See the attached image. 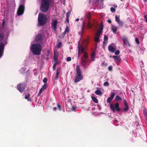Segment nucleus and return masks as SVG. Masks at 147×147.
Listing matches in <instances>:
<instances>
[{
  "label": "nucleus",
  "instance_id": "e433bc0d",
  "mask_svg": "<svg viewBox=\"0 0 147 147\" xmlns=\"http://www.w3.org/2000/svg\"><path fill=\"white\" fill-rule=\"evenodd\" d=\"M115 20L117 22L119 21L120 20L119 17L118 16H116L115 17Z\"/></svg>",
  "mask_w": 147,
  "mask_h": 147
},
{
  "label": "nucleus",
  "instance_id": "69168bd1",
  "mask_svg": "<svg viewBox=\"0 0 147 147\" xmlns=\"http://www.w3.org/2000/svg\"><path fill=\"white\" fill-rule=\"evenodd\" d=\"M79 19L78 18H77L76 20V21L78 22L79 21Z\"/></svg>",
  "mask_w": 147,
  "mask_h": 147
},
{
  "label": "nucleus",
  "instance_id": "7c9ffc66",
  "mask_svg": "<svg viewBox=\"0 0 147 147\" xmlns=\"http://www.w3.org/2000/svg\"><path fill=\"white\" fill-rule=\"evenodd\" d=\"M117 24L121 26H122L123 25V22L119 20L118 22H117Z\"/></svg>",
  "mask_w": 147,
  "mask_h": 147
},
{
  "label": "nucleus",
  "instance_id": "37998d69",
  "mask_svg": "<svg viewBox=\"0 0 147 147\" xmlns=\"http://www.w3.org/2000/svg\"><path fill=\"white\" fill-rule=\"evenodd\" d=\"M62 45V42H59V43L58 44L57 47L58 48H59Z\"/></svg>",
  "mask_w": 147,
  "mask_h": 147
},
{
  "label": "nucleus",
  "instance_id": "bf43d9fd",
  "mask_svg": "<svg viewBox=\"0 0 147 147\" xmlns=\"http://www.w3.org/2000/svg\"><path fill=\"white\" fill-rule=\"evenodd\" d=\"M107 22L109 23H111V21L110 20H108Z\"/></svg>",
  "mask_w": 147,
  "mask_h": 147
},
{
  "label": "nucleus",
  "instance_id": "c9c22d12",
  "mask_svg": "<svg viewBox=\"0 0 147 147\" xmlns=\"http://www.w3.org/2000/svg\"><path fill=\"white\" fill-rule=\"evenodd\" d=\"M129 109V107H125V108H124L123 109V112H124V111L126 112L128 111Z\"/></svg>",
  "mask_w": 147,
  "mask_h": 147
},
{
  "label": "nucleus",
  "instance_id": "c03bdc74",
  "mask_svg": "<svg viewBox=\"0 0 147 147\" xmlns=\"http://www.w3.org/2000/svg\"><path fill=\"white\" fill-rule=\"evenodd\" d=\"M47 78H45L43 80V83H46L47 82Z\"/></svg>",
  "mask_w": 147,
  "mask_h": 147
},
{
  "label": "nucleus",
  "instance_id": "f257e3e1",
  "mask_svg": "<svg viewBox=\"0 0 147 147\" xmlns=\"http://www.w3.org/2000/svg\"><path fill=\"white\" fill-rule=\"evenodd\" d=\"M42 49V46L39 44H33L31 47V50L34 55H40Z\"/></svg>",
  "mask_w": 147,
  "mask_h": 147
},
{
  "label": "nucleus",
  "instance_id": "774afa93",
  "mask_svg": "<svg viewBox=\"0 0 147 147\" xmlns=\"http://www.w3.org/2000/svg\"><path fill=\"white\" fill-rule=\"evenodd\" d=\"M91 0H89V3H90L91 2Z\"/></svg>",
  "mask_w": 147,
  "mask_h": 147
},
{
  "label": "nucleus",
  "instance_id": "4d7b16f0",
  "mask_svg": "<svg viewBox=\"0 0 147 147\" xmlns=\"http://www.w3.org/2000/svg\"><path fill=\"white\" fill-rule=\"evenodd\" d=\"M101 33H100L99 32H98L96 34V36L98 37H99V36H100V34Z\"/></svg>",
  "mask_w": 147,
  "mask_h": 147
},
{
  "label": "nucleus",
  "instance_id": "2eb2a0df",
  "mask_svg": "<svg viewBox=\"0 0 147 147\" xmlns=\"http://www.w3.org/2000/svg\"><path fill=\"white\" fill-rule=\"evenodd\" d=\"M47 87V84H45L41 88L40 91L38 94V96H39L42 92L43 91L44 89H46Z\"/></svg>",
  "mask_w": 147,
  "mask_h": 147
},
{
  "label": "nucleus",
  "instance_id": "58836bf2",
  "mask_svg": "<svg viewBox=\"0 0 147 147\" xmlns=\"http://www.w3.org/2000/svg\"><path fill=\"white\" fill-rule=\"evenodd\" d=\"M103 28L102 25V24L101 26L100 30L98 31V32H99L100 33H101L102 30H103Z\"/></svg>",
  "mask_w": 147,
  "mask_h": 147
},
{
  "label": "nucleus",
  "instance_id": "4468645a",
  "mask_svg": "<svg viewBox=\"0 0 147 147\" xmlns=\"http://www.w3.org/2000/svg\"><path fill=\"white\" fill-rule=\"evenodd\" d=\"M112 57L114 58L115 63L117 65L119 64L121 60V57L119 56L114 55Z\"/></svg>",
  "mask_w": 147,
  "mask_h": 147
},
{
  "label": "nucleus",
  "instance_id": "ddd939ff",
  "mask_svg": "<svg viewBox=\"0 0 147 147\" xmlns=\"http://www.w3.org/2000/svg\"><path fill=\"white\" fill-rule=\"evenodd\" d=\"M4 46V45L3 42H0V58L3 55Z\"/></svg>",
  "mask_w": 147,
  "mask_h": 147
},
{
  "label": "nucleus",
  "instance_id": "49530a36",
  "mask_svg": "<svg viewBox=\"0 0 147 147\" xmlns=\"http://www.w3.org/2000/svg\"><path fill=\"white\" fill-rule=\"evenodd\" d=\"M30 94L29 93H28L27 95L25 96V98L26 99H28L29 98Z\"/></svg>",
  "mask_w": 147,
  "mask_h": 147
},
{
  "label": "nucleus",
  "instance_id": "6ab92c4d",
  "mask_svg": "<svg viewBox=\"0 0 147 147\" xmlns=\"http://www.w3.org/2000/svg\"><path fill=\"white\" fill-rule=\"evenodd\" d=\"M108 50L109 52L113 53L115 52V49L112 45H109L108 47Z\"/></svg>",
  "mask_w": 147,
  "mask_h": 147
},
{
  "label": "nucleus",
  "instance_id": "4c0bfd02",
  "mask_svg": "<svg viewBox=\"0 0 147 147\" xmlns=\"http://www.w3.org/2000/svg\"><path fill=\"white\" fill-rule=\"evenodd\" d=\"M57 63H58L57 62H55V63L53 64V70H55L56 66Z\"/></svg>",
  "mask_w": 147,
  "mask_h": 147
},
{
  "label": "nucleus",
  "instance_id": "8fccbe9b",
  "mask_svg": "<svg viewBox=\"0 0 147 147\" xmlns=\"http://www.w3.org/2000/svg\"><path fill=\"white\" fill-rule=\"evenodd\" d=\"M110 9H111V11L112 12H115V8L113 7H111V8Z\"/></svg>",
  "mask_w": 147,
  "mask_h": 147
},
{
  "label": "nucleus",
  "instance_id": "e2e57ef3",
  "mask_svg": "<svg viewBox=\"0 0 147 147\" xmlns=\"http://www.w3.org/2000/svg\"><path fill=\"white\" fill-rule=\"evenodd\" d=\"M66 33H65V31L63 32L62 34V35H63V36H64V35Z\"/></svg>",
  "mask_w": 147,
  "mask_h": 147
},
{
  "label": "nucleus",
  "instance_id": "423d86ee",
  "mask_svg": "<svg viewBox=\"0 0 147 147\" xmlns=\"http://www.w3.org/2000/svg\"><path fill=\"white\" fill-rule=\"evenodd\" d=\"M88 58V53L86 52L85 53L81 61V64L84 67L86 65Z\"/></svg>",
  "mask_w": 147,
  "mask_h": 147
},
{
  "label": "nucleus",
  "instance_id": "de8ad7c7",
  "mask_svg": "<svg viewBox=\"0 0 147 147\" xmlns=\"http://www.w3.org/2000/svg\"><path fill=\"white\" fill-rule=\"evenodd\" d=\"M124 103V105L125 107H129L128 105V104L127 103V102L125 100H123Z\"/></svg>",
  "mask_w": 147,
  "mask_h": 147
},
{
  "label": "nucleus",
  "instance_id": "f8f14e48",
  "mask_svg": "<svg viewBox=\"0 0 147 147\" xmlns=\"http://www.w3.org/2000/svg\"><path fill=\"white\" fill-rule=\"evenodd\" d=\"M35 40L37 42L40 43L42 42V38L40 34L39 33L36 35Z\"/></svg>",
  "mask_w": 147,
  "mask_h": 147
},
{
  "label": "nucleus",
  "instance_id": "20e7f679",
  "mask_svg": "<svg viewBox=\"0 0 147 147\" xmlns=\"http://www.w3.org/2000/svg\"><path fill=\"white\" fill-rule=\"evenodd\" d=\"M76 74L74 80L75 82L77 83L83 79V76L82 73V71L78 65L76 66Z\"/></svg>",
  "mask_w": 147,
  "mask_h": 147
},
{
  "label": "nucleus",
  "instance_id": "338daca9",
  "mask_svg": "<svg viewBox=\"0 0 147 147\" xmlns=\"http://www.w3.org/2000/svg\"><path fill=\"white\" fill-rule=\"evenodd\" d=\"M49 55H50V54H48L47 55V57H48L49 56Z\"/></svg>",
  "mask_w": 147,
  "mask_h": 147
},
{
  "label": "nucleus",
  "instance_id": "a211bd4d",
  "mask_svg": "<svg viewBox=\"0 0 147 147\" xmlns=\"http://www.w3.org/2000/svg\"><path fill=\"white\" fill-rule=\"evenodd\" d=\"M85 24V22H84V21H83L82 22V28L81 29V32H79V34H80L81 36L83 34L84 32Z\"/></svg>",
  "mask_w": 147,
  "mask_h": 147
},
{
  "label": "nucleus",
  "instance_id": "0e129e2a",
  "mask_svg": "<svg viewBox=\"0 0 147 147\" xmlns=\"http://www.w3.org/2000/svg\"><path fill=\"white\" fill-rule=\"evenodd\" d=\"M80 53H79V51H78V57H79V56L80 55Z\"/></svg>",
  "mask_w": 147,
  "mask_h": 147
},
{
  "label": "nucleus",
  "instance_id": "393cba45",
  "mask_svg": "<svg viewBox=\"0 0 147 147\" xmlns=\"http://www.w3.org/2000/svg\"><path fill=\"white\" fill-rule=\"evenodd\" d=\"M143 111L144 115L146 118V121H147V110L145 109H144Z\"/></svg>",
  "mask_w": 147,
  "mask_h": 147
},
{
  "label": "nucleus",
  "instance_id": "052dcab7",
  "mask_svg": "<svg viewBox=\"0 0 147 147\" xmlns=\"http://www.w3.org/2000/svg\"><path fill=\"white\" fill-rule=\"evenodd\" d=\"M57 109V107H54L53 108V110L54 111H55Z\"/></svg>",
  "mask_w": 147,
  "mask_h": 147
},
{
  "label": "nucleus",
  "instance_id": "aec40b11",
  "mask_svg": "<svg viewBox=\"0 0 147 147\" xmlns=\"http://www.w3.org/2000/svg\"><path fill=\"white\" fill-rule=\"evenodd\" d=\"M108 37L106 35L104 36V41L103 42V46H105L108 42Z\"/></svg>",
  "mask_w": 147,
  "mask_h": 147
},
{
  "label": "nucleus",
  "instance_id": "dca6fc26",
  "mask_svg": "<svg viewBox=\"0 0 147 147\" xmlns=\"http://www.w3.org/2000/svg\"><path fill=\"white\" fill-rule=\"evenodd\" d=\"M78 51L79 53H84L86 52H84L85 48L83 47L82 45L78 44Z\"/></svg>",
  "mask_w": 147,
  "mask_h": 147
},
{
  "label": "nucleus",
  "instance_id": "ea45409f",
  "mask_svg": "<svg viewBox=\"0 0 147 147\" xmlns=\"http://www.w3.org/2000/svg\"><path fill=\"white\" fill-rule=\"evenodd\" d=\"M71 14V12L70 11H68L66 14V17L67 18H69L70 17V15Z\"/></svg>",
  "mask_w": 147,
  "mask_h": 147
},
{
  "label": "nucleus",
  "instance_id": "5701e85b",
  "mask_svg": "<svg viewBox=\"0 0 147 147\" xmlns=\"http://www.w3.org/2000/svg\"><path fill=\"white\" fill-rule=\"evenodd\" d=\"M86 16L88 19V21H89V20H90V19L91 17V15L90 12H88L87 13H86Z\"/></svg>",
  "mask_w": 147,
  "mask_h": 147
},
{
  "label": "nucleus",
  "instance_id": "f3484780",
  "mask_svg": "<svg viewBox=\"0 0 147 147\" xmlns=\"http://www.w3.org/2000/svg\"><path fill=\"white\" fill-rule=\"evenodd\" d=\"M111 94L110 97L108 98L107 101V102L108 103H110L111 102L112 100L114 97V96H115V94L114 92H111Z\"/></svg>",
  "mask_w": 147,
  "mask_h": 147
},
{
  "label": "nucleus",
  "instance_id": "bb28decb",
  "mask_svg": "<svg viewBox=\"0 0 147 147\" xmlns=\"http://www.w3.org/2000/svg\"><path fill=\"white\" fill-rule=\"evenodd\" d=\"M116 100L117 101H121L122 100V99L119 96L117 95L116 96V98H115Z\"/></svg>",
  "mask_w": 147,
  "mask_h": 147
},
{
  "label": "nucleus",
  "instance_id": "680f3d73",
  "mask_svg": "<svg viewBox=\"0 0 147 147\" xmlns=\"http://www.w3.org/2000/svg\"><path fill=\"white\" fill-rule=\"evenodd\" d=\"M47 53L48 54H50V51L49 50H47Z\"/></svg>",
  "mask_w": 147,
  "mask_h": 147
},
{
  "label": "nucleus",
  "instance_id": "72a5a7b5",
  "mask_svg": "<svg viewBox=\"0 0 147 147\" xmlns=\"http://www.w3.org/2000/svg\"><path fill=\"white\" fill-rule=\"evenodd\" d=\"M69 32V28L68 26H67L65 30V33L68 32Z\"/></svg>",
  "mask_w": 147,
  "mask_h": 147
},
{
  "label": "nucleus",
  "instance_id": "c85d7f7f",
  "mask_svg": "<svg viewBox=\"0 0 147 147\" xmlns=\"http://www.w3.org/2000/svg\"><path fill=\"white\" fill-rule=\"evenodd\" d=\"M92 100L96 103H98V99L95 97L92 96Z\"/></svg>",
  "mask_w": 147,
  "mask_h": 147
},
{
  "label": "nucleus",
  "instance_id": "0eeeda50",
  "mask_svg": "<svg viewBox=\"0 0 147 147\" xmlns=\"http://www.w3.org/2000/svg\"><path fill=\"white\" fill-rule=\"evenodd\" d=\"M26 86V84L24 82L18 84L17 85V88L20 92L22 93L25 89Z\"/></svg>",
  "mask_w": 147,
  "mask_h": 147
},
{
  "label": "nucleus",
  "instance_id": "6e6d98bb",
  "mask_svg": "<svg viewBox=\"0 0 147 147\" xmlns=\"http://www.w3.org/2000/svg\"><path fill=\"white\" fill-rule=\"evenodd\" d=\"M5 24V20H3V22L2 23V26L3 27Z\"/></svg>",
  "mask_w": 147,
  "mask_h": 147
},
{
  "label": "nucleus",
  "instance_id": "c756f323",
  "mask_svg": "<svg viewBox=\"0 0 147 147\" xmlns=\"http://www.w3.org/2000/svg\"><path fill=\"white\" fill-rule=\"evenodd\" d=\"M88 43V40H85L83 41L84 45L86 46Z\"/></svg>",
  "mask_w": 147,
  "mask_h": 147
},
{
  "label": "nucleus",
  "instance_id": "3c124183",
  "mask_svg": "<svg viewBox=\"0 0 147 147\" xmlns=\"http://www.w3.org/2000/svg\"><path fill=\"white\" fill-rule=\"evenodd\" d=\"M66 60L67 61H70L71 60V58L70 57H68L67 58Z\"/></svg>",
  "mask_w": 147,
  "mask_h": 147
},
{
  "label": "nucleus",
  "instance_id": "79ce46f5",
  "mask_svg": "<svg viewBox=\"0 0 147 147\" xmlns=\"http://www.w3.org/2000/svg\"><path fill=\"white\" fill-rule=\"evenodd\" d=\"M120 52L119 50H117L116 51L115 53V54L116 55H118L119 54Z\"/></svg>",
  "mask_w": 147,
  "mask_h": 147
},
{
  "label": "nucleus",
  "instance_id": "5fc2aeb1",
  "mask_svg": "<svg viewBox=\"0 0 147 147\" xmlns=\"http://www.w3.org/2000/svg\"><path fill=\"white\" fill-rule=\"evenodd\" d=\"M144 18L145 19V21L147 22V15H144Z\"/></svg>",
  "mask_w": 147,
  "mask_h": 147
},
{
  "label": "nucleus",
  "instance_id": "13d9d810",
  "mask_svg": "<svg viewBox=\"0 0 147 147\" xmlns=\"http://www.w3.org/2000/svg\"><path fill=\"white\" fill-rule=\"evenodd\" d=\"M69 18H67V17H66V21H67L68 23H69Z\"/></svg>",
  "mask_w": 147,
  "mask_h": 147
},
{
  "label": "nucleus",
  "instance_id": "39448f33",
  "mask_svg": "<svg viewBox=\"0 0 147 147\" xmlns=\"http://www.w3.org/2000/svg\"><path fill=\"white\" fill-rule=\"evenodd\" d=\"M47 18L45 15L42 13H39L38 16V24L40 26H43L47 22Z\"/></svg>",
  "mask_w": 147,
  "mask_h": 147
},
{
  "label": "nucleus",
  "instance_id": "864d4df0",
  "mask_svg": "<svg viewBox=\"0 0 147 147\" xmlns=\"http://www.w3.org/2000/svg\"><path fill=\"white\" fill-rule=\"evenodd\" d=\"M57 107L58 109L60 110H61V107L60 105H57Z\"/></svg>",
  "mask_w": 147,
  "mask_h": 147
},
{
  "label": "nucleus",
  "instance_id": "412c9836",
  "mask_svg": "<svg viewBox=\"0 0 147 147\" xmlns=\"http://www.w3.org/2000/svg\"><path fill=\"white\" fill-rule=\"evenodd\" d=\"M95 52L94 51H93L91 54V61H94L95 60Z\"/></svg>",
  "mask_w": 147,
  "mask_h": 147
},
{
  "label": "nucleus",
  "instance_id": "4be33fe9",
  "mask_svg": "<svg viewBox=\"0 0 147 147\" xmlns=\"http://www.w3.org/2000/svg\"><path fill=\"white\" fill-rule=\"evenodd\" d=\"M60 69L57 68V73L56 75V76L55 78V79L56 80H57L59 78L58 75L60 73Z\"/></svg>",
  "mask_w": 147,
  "mask_h": 147
},
{
  "label": "nucleus",
  "instance_id": "b1692460",
  "mask_svg": "<svg viewBox=\"0 0 147 147\" xmlns=\"http://www.w3.org/2000/svg\"><path fill=\"white\" fill-rule=\"evenodd\" d=\"M117 29V27L114 26L112 25L111 27L112 31L114 33H116Z\"/></svg>",
  "mask_w": 147,
  "mask_h": 147
},
{
  "label": "nucleus",
  "instance_id": "603ef678",
  "mask_svg": "<svg viewBox=\"0 0 147 147\" xmlns=\"http://www.w3.org/2000/svg\"><path fill=\"white\" fill-rule=\"evenodd\" d=\"M53 59L54 60V61L55 62H57L58 63L57 61V59L55 56H54L53 57Z\"/></svg>",
  "mask_w": 147,
  "mask_h": 147
},
{
  "label": "nucleus",
  "instance_id": "2f4dec72",
  "mask_svg": "<svg viewBox=\"0 0 147 147\" xmlns=\"http://www.w3.org/2000/svg\"><path fill=\"white\" fill-rule=\"evenodd\" d=\"M94 41L95 42H98L100 41L99 37L96 36L94 38Z\"/></svg>",
  "mask_w": 147,
  "mask_h": 147
},
{
  "label": "nucleus",
  "instance_id": "a19ab883",
  "mask_svg": "<svg viewBox=\"0 0 147 147\" xmlns=\"http://www.w3.org/2000/svg\"><path fill=\"white\" fill-rule=\"evenodd\" d=\"M4 38L3 35L2 33H0V40H2Z\"/></svg>",
  "mask_w": 147,
  "mask_h": 147
},
{
  "label": "nucleus",
  "instance_id": "a878e982",
  "mask_svg": "<svg viewBox=\"0 0 147 147\" xmlns=\"http://www.w3.org/2000/svg\"><path fill=\"white\" fill-rule=\"evenodd\" d=\"M95 93L97 95H100L102 94V92L100 90H98L96 91Z\"/></svg>",
  "mask_w": 147,
  "mask_h": 147
},
{
  "label": "nucleus",
  "instance_id": "7ed1b4c3",
  "mask_svg": "<svg viewBox=\"0 0 147 147\" xmlns=\"http://www.w3.org/2000/svg\"><path fill=\"white\" fill-rule=\"evenodd\" d=\"M49 7L50 0H41L40 9L42 12H47L49 10Z\"/></svg>",
  "mask_w": 147,
  "mask_h": 147
},
{
  "label": "nucleus",
  "instance_id": "6e6552de",
  "mask_svg": "<svg viewBox=\"0 0 147 147\" xmlns=\"http://www.w3.org/2000/svg\"><path fill=\"white\" fill-rule=\"evenodd\" d=\"M110 107L114 112H115V110L117 111H119L120 110V108L119 107V105L118 103H116L115 105L111 104L110 105Z\"/></svg>",
  "mask_w": 147,
  "mask_h": 147
},
{
  "label": "nucleus",
  "instance_id": "09e8293b",
  "mask_svg": "<svg viewBox=\"0 0 147 147\" xmlns=\"http://www.w3.org/2000/svg\"><path fill=\"white\" fill-rule=\"evenodd\" d=\"M113 67L111 65L109 66L108 67V70L109 71H111L112 70Z\"/></svg>",
  "mask_w": 147,
  "mask_h": 147
},
{
  "label": "nucleus",
  "instance_id": "473e14b6",
  "mask_svg": "<svg viewBox=\"0 0 147 147\" xmlns=\"http://www.w3.org/2000/svg\"><path fill=\"white\" fill-rule=\"evenodd\" d=\"M93 25L90 22H88L87 24V26L88 28H91L92 27Z\"/></svg>",
  "mask_w": 147,
  "mask_h": 147
},
{
  "label": "nucleus",
  "instance_id": "f704fd0d",
  "mask_svg": "<svg viewBox=\"0 0 147 147\" xmlns=\"http://www.w3.org/2000/svg\"><path fill=\"white\" fill-rule=\"evenodd\" d=\"M103 85L105 86H108L109 85V84L108 82H105L104 83Z\"/></svg>",
  "mask_w": 147,
  "mask_h": 147
},
{
  "label": "nucleus",
  "instance_id": "1a4fd4ad",
  "mask_svg": "<svg viewBox=\"0 0 147 147\" xmlns=\"http://www.w3.org/2000/svg\"><path fill=\"white\" fill-rule=\"evenodd\" d=\"M24 4H20L19 8L17 11V14L18 16L22 15L24 11Z\"/></svg>",
  "mask_w": 147,
  "mask_h": 147
},
{
  "label": "nucleus",
  "instance_id": "f03ea898",
  "mask_svg": "<svg viewBox=\"0 0 147 147\" xmlns=\"http://www.w3.org/2000/svg\"><path fill=\"white\" fill-rule=\"evenodd\" d=\"M49 7L50 0H41L40 9L42 12H47L49 10Z\"/></svg>",
  "mask_w": 147,
  "mask_h": 147
},
{
  "label": "nucleus",
  "instance_id": "cd10ccee",
  "mask_svg": "<svg viewBox=\"0 0 147 147\" xmlns=\"http://www.w3.org/2000/svg\"><path fill=\"white\" fill-rule=\"evenodd\" d=\"M92 3L94 5H97L99 3V0H93Z\"/></svg>",
  "mask_w": 147,
  "mask_h": 147
},
{
  "label": "nucleus",
  "instance_id": "a18cd8bd",
  "mask_svg": "<svg viewBox=\"0 0 147 147\" xmlns=\"http://www.w3.org/2000/svg\"><path fill=\"white\" fill-rule=\"evenodd\" d=\"M135 41L136 42V43L137 44H139L140 43V42L139 41V40L138 39V38L137 37H136L135 38Z\"/></svg>",
  "mask_w": 147,
  "mask_h": 147
},
{
  "label": "nucleus",
  "instance_id": "9b49d317",
  "mask_svg": "<svg viewBox=\"0 0 147 147\" xmlns=\"http://www.w3.org/2000/svg\"><path fill=\"white\" fill-rule=\"evenodd\" d=\"M121 38L123 41V44H125L126 45H128L129 47H131V45L129 43L128 38L125 36H122Z\"/></svg>",
  "mask_w": 147,
  "mask_h": 147
},
{
  "label": "nucleus",
  "instance_id": "9d476101",
  "mask_svg": "<svg viewBox=\"0 0 147 147\" xmlns=\"http://www.w3.org/2000/svg\"><path fill=\"white\" fill-rule=\"evenodd\" d=\"M58 21L57 19H54L51 22V28L54 31H56L57 28Z\"/></svg>",
  "mask_w": 147,
  "mask_h": 147
}]
</instances>
